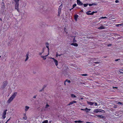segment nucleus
Segmentation results:
<instances>
[{
    "label": "nucleus",
    "instance_id": "47",
    "mask_svg": "<svg viewBox=\"0 0 123 123\" xmlns=\"http://www.w3.org/2000/svg\"><path fill=\"white\" fill-rule=\"evenodd\" d=\"M114 107L115 108H117V106L116 105H115V106Z\"/></svg>",
    "mask_w": 123,
    "mask_h": 123
},
{
    "label": "nucleus",
    "instance_id": "45",
    "mask_svg": "<svg viewBox=\"0 0 123 123\" xmlns=\"http://www.w3.org/2000/svg\"><path fill=\"white\" fill-rule=\"evenodd\" d=\"M81 110L82 111H85V109H81Z\"/></svg>",
    "mask_w": 123,
    "mask_h": 123
},
{
    "label": "nucleus",
    "instance_id": "44",
    "mask_svg": "<svg viewBox=\"0 0 123 123\" xmlns=\"http://www.w3.org/2000/svg\"><path fill=\"white\" fill-rule=\"evenodd\" d=\"M113 88H117V87H113Z\"/></svg>",
    "mask_w": 123,
    "mask_h": 123
},
{
    "label": "nucleus",
    "instance_id": "31",
    "mask_svg": "<svg viewBox=\"0 0 123 123\" xmlns=\"http://www.w3.org/2000/svg\"><path fill=\"white\" fill-rule=\"evenodd\" d=\"M88 4H84V6L85 7H86L88 5Z\"/></svg>",
    "mask_w": 123,
    "mask_h": 123
},
{
    "label": "nucleus",
    "instance_id": "34",
    "mask_svg": "<svg viewBox=\"0 0 123 123\" xmlns=\"http://www.w3.org/2000/svg\"><path fill=\"white\" fill-rule=\"evenodd\" d=\"M24 116L25 117H23V118L25 119H26V114H24Z\"/></svg>",
    "mask_w": 123,
    "mask_h": 123
},
{
    "label": "nucleus",
    "instance_id": "20",
    "mask_svg": "<svg viewBox=\"0 0 123 123\" xmlns=\"http://www.w3.org/2000/svg\"><path fill=\"white\" fill-rule=\"evenodd\" d=\"M91 110V109H88L87 107L85 109V111H86V112H88V111H90Z\"/></svg>",
    "mask_w": 123,
    "mask_h": 123
},
{
    "label": "nucleus",
    "instance_id": "33",
    "mask_svg": "<svg viewBox=\"0 0 123 123\" xmlns=\"http://www.w3.org/2000/svg\"><path fill=\"white\" fill-rule=\"evenodd\" d=\"M81 75L83 76H86L87 75V74H81Z\"/></svg>",
    "mask_w": 123,
    "mask_h": 123
},
{
    "label": "nucleus",
    "instance_id": "25",
    "mask_svg": "<svg viewBox=\"0 0 123 123\" xmlns=\"http://www.w3.org/2000/svg\"><path fill=\"white\" fill-rule=\"evenodd\" d=\"M48 123V121L47 120H45L42 123Z\"/></svg>",
    "mask_w": 123,
    "mask_h": 123
},
{
    "label": "nucleus",
    "instance_id": "49",
    "mask_svg": "<svg viewBox=\"0 0 123 123\" xmlns=\"http://www.w3.org/2000/svg\"><path fill=\"white\" fill-rule=\"evenodd\" d=\"M83 99V98H80V99Z\"/></svg>",
    "mask_w": 123,
    "mask_h": 123
},
{
    "label": "nucleus",
    "instance_id": "30",
    "mask_svg": "<svg viewBox=\"0 0 123 123\" xmlns=\"http://www.w3.org/2000/svg\"><path fill=\"white\" fill-rule=\"evenodd\" d=\"M107 17H102L99 18V19H101L104 18H107Z\"/></svg>",
    "mask_w": 123,
    "mask_h": 123
},
{
    "label": "nucleus",
    "instance_id": "4",
    "mask_svg": "<svg viewBox=\"0 0 123 123\" xmlns=\"http://www.w3.org/2000/svg\"><path fill=\"white\" fill-rule=\"evenodd\" d=\"M62 4H61L59 7V8L58 10V16H60V14L61 12V10L62 8Z\"/></svg>",
    "mask_w": 123,
    "mask_h": 123
},
{
    "label": "nucleus",
    "instance_id": "39",
    "mask_svg": "<svg viewBox=\"0 0 123 123\" xmlns=\"http://www.w3.org/2000/svg\"><path fill=\"white\" fill-rule=\"evenodd\" d=\"M66 81H67L68 83H70L71 82L70 80H67Z\"/></svg>",
    "mask_w": 123,
    "mask_h": 123
},
{
    "label": "nucleus",
    "instance_id": "10",
    "mask_svg": "<svg viewBox=\"0 0 123 123\" xmlns=\"http://www.w3.org/2000/svg\"><path fill=\"white\" fill-rule=\"evenodd\" d=\"M76 102H77L76 101H74V100L73 101H71V102H70L68 104V105L70 106V105H72V104H73L74 103H76Z\"/></svg>",
    "mask_w": 123,
    "mask_h": 123
},
{
    "label": "nucleus",
    "instance_id": "40",
    "mask_svg": "<svg viewBox=\"0 0 123 123\" xmlns=\"http://www.w3.org/2000/svg\"><path fill=\"white\" fill-rule=\"evenodd\" d=\"M97 12V11H95V12H92V15L94 13H96Z\"/></svg>",
    "mask_w": 123,
    "mask_h": 123
},
{
    "label": "nucleus",
    "instance_id": "6",
    "mask_svg": "<svg viewBox=\"0 0 123 123\" xmlns=\"http://www.w3.org/2000/svg\"><path fill=\"white\" fill-rule=\"evenodd\" d=\"M49 53L48 52L47 53V55H40L41 56V57L43 58V59L44 60H45L46 59V57L48 56V55H49Z\"/></svg>",
    "mask_w": 123,
    "mask_h": 123
},
{
    "label": "nucleus",
    "instance_id": "57",
    "mask_svg": "<svg viewBox=\"0 0 123 123\" xmlns=\"http://www.w3.org/2000/svg\"><path fill=\"white\" fill-rule=\"evenodd\" d=\"M0 123H1L0 122Z\"/></svg>",
    "mask_w": 123,
    "mask_h": 123
},
{
    "label": "nucleus",
    "instance_id": "19",
    "mask_svg": "<svg viewBox=\"0 0 123 123\" xmlns=\"http://www.w3.org/2000/svg\"><path fill=\"white\" fill-rule=\"evenodd\" d=\"M75 123H82L83 122V121H82L80 120H78V121H74Z\"/></svg>",
    "mask_w": 123,
    "mask_h": 123
},
{
    "label": "nucleus",
    "instance_id": "9",
    "mask_svg": "<svg viewBox=\"0 0 123 123\" xmlns=\"http://www.w3.org/2000/svg\"><path fill=\"white\" fill-rule=\"evenodd\" d=\"M29 53L28 52L26 53V56H25L26 58L25 61V62H26L28 59L29 58Z\"/></svg>",
    "mask_w": 123,
    "mask_h": 123
},
{
    "label": "nucleus",
    "instance_id": "22",
    "mask_svg": "<svg viewBox=\"0 0 123 123\" xmlns=\"http://www.w3.org/2000/svg\"><path fill=\"white\" fill-rule=\"evenodd\" d=\"M97 4L95 3H93L92 4H89V5L90 6H95Z\"/></svg>",
    "mask_w": 123,
    "mask_h": 123
},
{
    "label": "nucleus",
    "instance_id": "17",
    "mask_svg": "<svg viewBox=\"0 0 123 123\" xmlns=\"http://www.w3.org/2000/svg\"><path fill=\"white\" fill-rule=\"evenodd\" d=\"M71 45H73L77 47L78 46V44L77 43H72L71 44Z\"/></svg>",
    "mask_w": 123,
    "mask_h": 123
},
{
    "label": "nucleus",
    "instance_id": "12",
    "mask_svg": "<svg viewBox=\"0 0 123 123\" xmlns=\"http://www.w3.org/2000/svg\"><path fill=\"white\" fill-rule=\"evenodd\" d=\"M29 108H30V107L29 106H25V109H24V110H25V111L26 112L29 109Z\"/></svg>",
    "mask_w": 123,
    "mask_h": 123
},
{
    "label": "nucleus",
    "instance_id": "36",
    "mask_svg": "<svg viewBox=\"0 0 123 123\" xmlns=\"http://www.w3.org/2000/svg\"><path fill=\"white\" fill-rule=\"evenodd\" d=\"M45 45L46 46H49V43H47H47H45Z\"/></svg>",
    "mask_w": 123,
    "mask_h": 123
},
{
    "label": "nucleus",
    "instance_id": "15",
    "mask_svg": "<svg viewBox=\"0 0 123 123\" xmlns=\"http://www.w3.org/2000/svg\"><path fill=\"white\" fill-rule=\"evenodd\" d=\"M87 103L88 104L91 105H93L94 103V102H88V101L87 102Z\"/></svg>",
    "mask_w": 123,
    "mask_h": 123
},
{
    "label": "nucleus",
    "instance_id": "16",
    "mask_svg": "<svg viewBox=\"0 0 123 123\" xmlns=\"http://www.w3.org/2000/svg\"><path fill=\"white\" fill-rule=\"evenodd\" d=\"M90 12H91L90 11H89L86 12V13L88 15H92L93 13H92V12L91 13H90Z\"/></svg>",
    "mask_w": 123,
    "mask_h": 123
},
{
    "label": "nucleus",
    "instance_id": "18",
    "mask_svg": "<svg viewBox=\"0 0 123 123\" xmlns=\"http://www.w3.org/2000/svg\"><path fill=\"white\" fill-rule=\"evenodd\" d=\"M71 97L73 98H76V96L75 95L73 94H71Z\"/></svg>",
    "mask_w": 123,
    "mask_h": 123
},
{
    "label": "nucleus",
    "instance_id": "41",
    "mask_svg": "<svg viewBox=\"0 0 123 123\" xmlns=\"http://www.w3.org/2000/svg\"><path fill=\"white\" fill-rule=\"evenodd\" d=\"M94 105L95 106H97V104L96 103H94Z\"/></svg>",
    "mask_w": 123,
    "mask_h": 123
},
{
    "label": "nucleus",
    "instance_id": "3",
    "mask_svg": "<svg viewBox=\"0 0 123 123\" xmlns=\"http://www.w3.org/2000/svg\"><path fill=\"white\" fill-rule=\"evenodd\" d=\"M50 59H52L53 60L54 63L55 64V65L57 67V66L58 64V62L56 59L50 57Z\"/></svg>",
    "mask_w": 123,
    "mask_h": 123
},
{
    "label": "nucleus",
    "instance_id": "50",
    "mask_svg": "<svg viewBox=\"0 0 123 123\" xmlns=\"http://www.w3.org/2000/svg\"><path fill=\"white\" fill-rule=\"evenodd\" d=\"M65 82H66V81L65 82H64V85H66V84L65 83Z\"/></svg>",
    "mask_w": 123,
    "mask_h": 123
},
{
    "label": "nucleus",
    "instance_id": "26",
    "mask_svg": "<svg viewBox=\"0 0 123 123\" xmlns=\"http://www.w3.org/2000/svg\"><path fill=\"white\" fill-rule=\"evenodd\" d=\"M122 25V24H117L116 25V26L117 27H119L120 26H121V25Z\"/></svg>",
    "mask_w": 123,
    "mask_h": 123
},
{
    "label": "nucleus",
    "instance_id": "24",
    "mask_svg": "<svg viewBox=\"0 0 123 123\" xmlns=\"http://www.w3.org/2000/svg\"><path fill=\"white\" fill-rule=\"evenodd\" d=\"M62 55V54L58 55L57 53H56V57H57L58 56H60Z\"/></svg>",
    "mask_w": 123,
    "mask_h": 123
},
{
    "label": "nucleus",
    "instance_id": "29",
    "mask_svg": "<svg viewBox=\"0 0 123 123\" xmlns=\"http://www.w3.org/2000/svg\"><path fill=\"white\" fill-rule=\"evenodd\" d=\"M76 6V4H74L73 6V7L72 8V9H73L74 7Z\"/></svg>",
    "mask_w": 123,
    "mask_h": 123
},
{
    "label": "nucleus",
    "instance_id": "43",
    "mask_svg": "<svg viewBox=\"0 0 123 123\" xmlns=\"http://www.w3.org/2000/svg\"><path fill=\"white\" fill-rule=\"evenodd\" d=\"M120 60V59H116V60H115V61H117L118 60Z\"/></svg>",
    "mask_w": 123,
    "mask_h": 123
},
{
    "label": "nucleus",
    "instance_id": "32",
    "mask_svg": "<svg viewBox=\"0 0 123 123\" xmlns=\"http://www.w3.org/2000/svg\"><path fill=\"white\" fill-rule=\"evenodd\" d=\"M19 0H14V1L16 3H18Z\"/></svg>",
    "mask_w": 123,
    "mask_h": 123
},
{
    "label": "nucleus",
    "instance_id": "42",
    "mask_svg": "<svg viewBox=\"0 0 123 123\" xmlns=\"http://www.w3.org/2000/svg\"><path fill=\"white\" fill-rule=\"evenodd\" d=\"M10 118H9V119H8L7 120V121H6V122L5 123H7V122H8L9 120H10Z\"/></svg>",
    "mask_w": 123,
    "mask_h": 123
},
{
    "label": "nucleus",
    "instance_id": "56",
    "mask_svg": "<svg viewBox=\"0 0 123 123\" xmlns=\"http://www.w3.org/2000/svg\"><path fill=\"white\" fill-rule=\"evenodd\" d=\"M34 98H35V97H34Z\"/></svg>",
    "mask_w": 123,
    "mask_h": 123
},
{
    "label": "nucleus",
    "instance_id": "13",
    "mask_svg": "<svg viewBox=\"0 0 123 123\" xmlns=\"http://www.w3.org/2000/svg\"><path fill=\"white\" fill-rule=\"evenodd\" d=\"M99 30H101L105 29V27L103 26H101L98 28Z\"/></svg>",
    "mask_w": 123,
    "mask_h": 123
},
{
    "label": "nucleus",
    "instance_id": "1",
    "mask_svg": "<svg viewBox=\"0 0 123 123\" xmlns=\"http://www.w3.org/2000/svg\"><path fill=\"white\" fill-rule=\"evenodd\" d=\"M17 92H14L11 95V97L9 98V99L7 100V103L8 104H9L15 98L17 95Z\"/></svg>",
    "mask_w": 123,
    "mask_h": 123
},
{
    "label": "nucleus",
    "instance_id": "52",
    "mask_svg": "<svg viewBox=\"0 0 123 123\" xmlns=\"http://www.w3.org/2000/svg\"><path fill=\"white\" fill-rule=\"evenodd\" d=\"M72 9H70V10H72Z\"/></svg>",
    "mask_w": 123,
    "mask_h": 123
},
{
    "label": "nucleus",
    "instance_id": "2",
    "mask_svg": "<svg viewBox=\"0 0 123 123\" xmlns=\"http://www.w3.org/2000/svg\"><path fill=\"white\" fill-rule=\"evenodd\" d=\"M47 51L46 49V47H44L43 48L42 52H39V55H47Z\"/></svg>",
    "mask_w": 123,
    "mask_h": 123
},
{
    "label": "nucleus",
    "instance_id": "27",
    "mask_svg": "<svg viewBox=\"0 0 123 123\" xmlns=\"http://www.w3.org/2000/svg\"><path fill=\"white\" fill-rule=\"evenodd\" d=\"M46 48H48V53L49 52V46H46Z\"/></svg>",
    "mask_w": 123,
    "mask_h": 123
},
{
    "label": "nucleus",
    "instance_id": "51",
    "mask_svg": "<svg viewBox=\"0 0 123 123\" xmlns=\"http://www.w3.org/2000/svg\"><path fill=\"white\" fill-rule=\"evenodd\" d=\"M0 21H2V19L1 18H0Z\"/></svg>",
    "mask_w": 123,
    "mask_h": 123
},
{
    "label": "nucleus",
    "instance_id": "21",
    "mask_svg": "<svg viewBox=\"0 0 123 123\" xmlns=\"http://www.w3.org/2000/svg\"><path fill=\"white\" fill-rule=\"evenodd\" d=\"M96 116L101 118H104V117L102 115H97Z\"/></svg>",
    "mask_w": 123,
    "mask_h": 123
},
{
    "label": "nucleus",
    "instance_id": "5",
    "mask_svg": "<svg viewBox=\"0 0 123 123\" xmlns=\"http://www.w3.org/2000/svg\"><path fill=\"white\" fill-rule=\"evenodd\" d=\"M7 110L4 111L2 114V119H4L6 117V114Z\"/></svg>",
    "mask_w": 123,
    "mask_h": 123
},
{
    "label": "nucleus",
    "instance_id": "7",
    "mask_svg": "<svg viewBox=\"0 0 123 123\" xmlns=\"http://www.w3.org/2000/svg\"><path fill=\"white\" fill-rule=\"evenodd\" d=\"M19 4L18 3H16V4L15 5V9L17 10V11L18 12L19 11Z\"/></svg>",
    "mask_w": 123,
    "mask_h": 123
},
{
    "label": "nucleus",
    "instance_id": "46",
    "mask_svg": "<svg viewBox=\"0 0 123 123\" xmlns=\"http://www.w3.org/2000/svg\"><path fill=\"white\" fill-rule=\"evenodd\" d=\"M94 63H99V62H94Z\"/></svg>",
    "mask_w": 123,
    "mask_h": 123
},
{
    "label": "nucleus",
    "instance_id": "14",
    "mask_svg": "<svg viewBox=\"0 0 123 123\" xmlns=\"http://www.w3.org/2000/svg\"><path fill=\"white\" fill-rule=\"evenodd\" d=\"M78 17V16L77 14H76L75 15L74 17V19L76 21H77V18Z\"/></svg>",
    "mask_w": 123,
    "mask_h": 123
},
{
    "label": "nucleus",
    "instance_id": "35",
    "mask_svg": "<svg viewBox=\"0 0 123 123\" xmlns=\"http://www.w3.org/2000/svg\"><path fill=\"white\" fill-rule=\"evenodd\" d=\"M76 42V40L75 39V38H74L73 40V42Z\"/></svg>",
    "mask_w": 123,
    "mask_h": 123
},
{
    "label": "nucleus",
    "instance_id": "11",
    "mask_svg": "<svg viewBox=\"0 0 123 123\" xmlns=\"http://www.w3.org/2000/svg\"><path fill=\"white\" fill-rule=\"evenodd\" d=\"M77 3L78 5L80 6L82 5H83V3L80 1V0H77Z\"/></svg>",
    "mask_w": 123,
    "mask_h": 123
},
{
    "label": "nucleus",
    "instance_id": "48",
    "mask_svg": "<svg viewBox=\"0 0 123 123\" xmlns=\"http://www.w3.org/2000/svg\"><path fill=\"white\" fill-rule=\"evenodd\" d=\"M86 123H90V122H86Z\"/></svg>",
    "mask_w": 123,
    "mask_h": 123
},
{
    "label": "nucleus",
    "instance_id": "37",
    "mask_svg": "<svg viewBox=\"0 0 123 123\" xmlns=\"http://www.w3.org/2000/svg\"><path fill=\"white\" fill-rule=\"evenodd\" d=\"M117 104H120V105H123V104H122V103L120 102H118V103H117Z\"/></svg>",
    "mask_w": 123,
    "mask_h": 123
},
{
    "label": "nucleus",
    "instance_id": "8",
    "mask_svg": "<svg viewBox=\"0 0 123 123\" xmlns=\"http://www.w3.org/2000/svg\"><path fill=\"white\" fill-rule=\"evenodd\" d=\"M101 111H104V110L101 109H95L93 111V112L96 113H97L98 112H102Z\"/></svg>",
    "mask_w": 123,
    "mask_h": 123
},
{
    "label": "nucleus",
    "instance_id": "55",
    "mask_svg": "<svg viewBox=\"0 0 123 123\" xmlns=\"http://www.w3.org/2000/svg\"><path fill=\"white\" fill-rule=\"evenodd\" d=\"M34 98H35V97H34Z\"/></svg>",
    "mask_w": 123,
    "mask_h": 123
},
{
    "label": "nucleus",
    "instance_id": "54",
    "mask_svg": "<svg viewBox=\"0 0 123 123\" xmlns=\"http://www.w3.org/2000/svg\"><path fill=\"white\" fill-rule=\"evenodd\" d=\"M1 57V56H0V58Z\"/></svg>",
    "mask_w": 123,
    "mask_h": 123
},
{
    "label": "nucleus",
    "instance_id": "53",
    "mask_svg": "<svg viewBox=\"0 0 123 123\" xmlns=\"http://www.w3.org/2000/svg\"><path fill=\"white\" fill-rule=\"evenodd\" d=\"M93 116L94 117H95V116Z\"/></svg>",
    "mask_w": 123,
    "mask_h": 123
},
{
    "label": "nucleus",
    "instance_id": "23",
    "mask_svg": "<svg viewBox=\"0 0 123 123\" xmlns=\"http://www.w3.org/2000/svg\"><path fill=\"white\" fill-rule=\"evenodd\" d=\"M119 72L123 74V70L120 69L119 70Z\"/></svg>",
    "mask_w": 123,
    "mask_h": 123
},
{
    "label": "nucleus",
    "instance_id": "28",
    "mask_svg": "<svg viewBox=\"0 0 123 123\" xmlns=\"http://www.w3.org/2000/svg\"><path fill=\"white\" fill-rule=\"evenodd\" d=\"M49 105H48V104H47L45 107V108H48V107H49Z\"/></svg>",
    "mask_w": 123,
    "mask_h": 123
},
{
    "label": "nucleus",
    "instance_id": "38",
    "mask_svg": "<svg viewBox=\"0 0 123 123\" xmlns=\"http://www.w3.org/2000/svg\"><path fill=\"white\" fill-rule=\"evenodd\" d=\"M119 1L118 0H115V2L116 3H118L119 2Z\"/></svg>",
    "mask_w": 123,
    "mask_h": 123
}]
</instances>
